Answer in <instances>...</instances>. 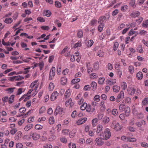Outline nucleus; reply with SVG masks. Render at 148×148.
<instances>
[{
  "label": "nucleus",
  "instance_id": "nucleus-39",
  "mask_svg": "<svg viewBox=\"0 0 148 148\" xmlns=\"http://www.w3.org/2000/svg\"><path fill=\"white\" fill-rule=\"evenodd\" d=\"M94 43L93 40H89L86 43V45L89 47H90L92 46Z\"/></svg>",
  "mask_w": 148,
  "mask_h": 148
},
{
  "label": "nucleus",
  "instance_id": "nucleus-34",
  "mask_svg": "<svg viewBox=\"0 0 148 148\" xmlns=\"http://www.w3.org/2000/svg\"><path fill=\"white\" fill-rule=\"evenodd\" d=\"M55 86L54 84L52 82H50L49 83L48 87V89L49 91H52L54 88Z\"/></svg>",
  "mask_w": 148,
  "mask_h": 148
},
{
  "label": "nucleus",
  "instance_id": "nucleus-63",
  "mask_svg": "<svg viewBox=\"0 0 148 148\" xmlns=\"http://www.w3.org/2000/svg\"><path fill=\"white\" fill-rule=\"evenodd\" d=\"M81 45H82L81 42V41H78L77 43H75V45L74 46V47L75 48H76L77 47H80L81 46Z\"/></svg>",
  "mask_w": 148,
  "mask_h": 148
},
{
  "label": "nucleus",
  "instance_id": "nucleus-13",
  "mask_svg": "<svg viewBox=\"0 0 148 148\" xmlns=\"http://www.w3.org/2000/svg\"><path fill=\"white\" fill-rule=\"evenodd\" d=\"M74 105V103L72 101V100L71 98L66 100L65 102V105L66 107L69 106L71 107H72Z\"/></svg>",
  "mask_w": 148,
  "mask_h": 148
},
{
  "label": "nucleus",
  "instance_id": "nucleus-54",
  "mask_svg": "<svg viewBox=\"0 0 148 148\" xmlns=\"http://www.w3.org/2000/svg\"><path fill=\"white\" fill-rule=\"evenodd\" d=\"M83 32L81 30H79L77 33V36L79 38H82L83 36Z\"/></svg>",
  "mask_w": 148,
  "mask_h": 148
},
{
  "label": "nucleus",
  "instance_id": "nucleus-20",
  "mask_svg": "<svg viewBox=\"0 0 148 148\" xmlns=\"http://www.w3.org/2000/svg\"><path fill=\"white\" fill-rule=\"evenodd\" d=\"M51 12L50 11L47 10H45L43 13V15L44 16L49 17L51 16Z\"/></svg>",
  "mask_w": 148,
  "mask_h": 148
},
{
  "label": "nucleus",
  "instance_id": "nucleus-35",
  "mask_svg": "<svg viewBox=\"0 0 148 148\" xmlns=\"http://www.w3.org/2000/svg\"><path fill=\"white\" fill-rule=\"evenodd\" d=\"M125 26V24L123 23H121L118 26L117 29L118 30L122 29Z\"/></svg>",
  "mask_w": 148,
  "mask_h": 148
},
{
  "label": "nucleus",
  "instance_id": "nucleus-46",
  "mask_svg": "<svg viewBox=\"0 0 148 148\" xmlns=\"http://www.w3.org/2000/svg\"><path fill=\"white\" fill-rule=\"evenodd\" d=\"M26 109L25 107H22L19 109V112L21 113V115H23L24 113L25 112Z\"/></svg>",
  "mask_w": 148,
  "mask_h": 148
},
{
  "label": "nucleus",
  "instance_id": "nucleus-56",
  "mask_svg": "<svg viewBox=\"0 0 148 148\" xmlns=\"http://www.w3.org/2000/svg\"><path fill=\"white\" fill-rule=\"evenodd\" d=\"M46 110L45 107L42 106L41 107L39 110V113L40 114H41L44 112Z\"/></svg>",
  "mask_w": 148,
  "mask_h": 148
},
{
  "label": "nucleus",
  "instance_id": "nucleus-49",
  "mask_svg": "<svg viewBox=\"0 0 148 148\" xmlns=\"http://www.w3.org/2000/svg\"><path fill=\"white\" fill-rule=\"evenodd\" d=\"M117 73L119 78H121L122 74V71L119 69H116Z\"/></svg>",
  "mask_w": 148,
  "mask_h": 148
},
{
  "label": "nucleus",
  "instance_id": "nucleus-55",
  "mask_svg": "<svg viewBox=\"0 0 148 148\" xmlns=\"http://www.w3.org/2000/svg\"><path fill=\"white\" fill-rule=\"evenodd\" d=\"M80 79L79 78H75L73 79L71 81V83L75 84L80 82Z\"/></svg>",
  "mask_w": 148,
  "mask_h": 148
},
{
  "label": "nucleus",
  "instance_id": "nucleus-7",
  "mask_svg": "<svg viewBox=\"0 0 148 148\" xmlns=\"http://www.w3.org/2000/svg\"><path fill=\"white\" fill-rule=\"evenodd\" d=\"M103 130V126L100 125H98L97 127V130L96 131L97 134L99 136H101Z\"/></svg>",
  "mask_w": 148,
  "mask_h": 148
},
{
  "label": "nucleus",
  "instance_id": "nucleus-33",
  "mask_svg": "<svg viewBox=\"0 0 148 148\" xmlns=\"http://www.w3.org/2000/svg\"><path fill=\"white\" fill-rule=\"evenodd\" d=\"M100 24V25L98 26V29L99 32H101L102 31L104 27L105 26L103 24Z\"/></svg>",
  "mask_w": 148,
  "mask_h": 148
},
{
  "label": "nucleus",
  "instance_id": "nucleus-16",
  "mask_svg": "<svg viewBox=\"0 0 148 148\" xmlns=\"http://www.w3.org/2000/svg\"><path fill=\"white\" fill-rule=\"evenodd\" d=\"M140 14V12L138 11L133 12L131 14L130 16L132 17L136 18L139 16Z\"/></svg>",
  "mask_w": 148,
  "mask_h": 148
},
{
  "label": "nucleus",
  "instance_id": "nucleus-43",
  "mask_svg": "<svg viewBox=\"0 0 148 148\" xmlns=\"http://www.w3.org/2000/svg\"><path fill=\"white\" fill-rule=\"evenodd\" d=\"M91 86L92 87L93 90H95L96 89L97 84L95 82H92L91 84Z\"/></svg>",
  "mask_w": 148,
  "mask_h": 148
},
{
  "label": "nucleus",
  "instance_id": "nucleus-45",
  "mask_svg": "<svg viewBox=\"0 0 148 148\" xmlns=\"http://www.w3.org/2000/svg\"><path fill=\"white\" fill-rule=\"evenodd\" d=\"M70 130L69 129H64L62 131V133L64 135H68L69 133Z\"/></svg>",
  "mask_w": 148,
  "mask_h": 148
},
{
  "label": "nucleus",
  "instance_id": "nucleus-50",
  "mask_svg": "<svg viewBox=\"0 0 148 148\" xmlns=\"http://www.w3.org/2000/svg\"><path fill=\"white\" fill-rule=\"evenodd\" d=\"M137 50L140 53H143V47L141 45H139L137 47Z\"/></svg>",
  "mask_w": 148,
  "mask_h": 148
},
{
  "label": "nucleus",
  "instance_id": "nucleus-64",
  "mask_svg": "<svg viewBox=\"0 0 148 148\" xmlns=\"http://www.w3.org/2000/svg\"><path fill=\"white\" fill-rule=\"evenodd\" d=\"M97 22V20L95 19H92L90 22V25L91 26L94 25Z\"/></svg>",
  "mask_w": 148,
  "mask_h": 148
},
{
  "label": "nucleus",
  "instance_id": "nucleus-5",
  "mask_svg": "<svg viewBox=\"0 0 148 148\" xmlns=\"http://www.w3.org/2000/svg\"><path fill=\"white\" fill-rule=\"evenodd\" d=\"M64 113V109L63 108L59 106H58L56 107L54 112V114L56 115H57L58 114H62Z\"/></svg>",
  "mask_w": 148,
  "mask_h": 148
},
{
  "label": "nucleus",
  "instance_id": "nucleus-12",
  "mask_svg": "<svg viewBox=\"0 0 148 148\" xmlns=\"http://www.w3.org/2000/svg\"><path fill=\"white\" fill-rule=\"evenodd\" d=\"M95 142L97 145L99 146L102 145L104 143V142L102 140V138H96L95 140Z\"/></svg>",
  "mask_w": 148,
  "mask_h": 148
},
{
  "label": "nucleus",
  "instance_id": "nucleus-62",
  "mask_svg": "<svg viewBox=\"0 0 148 148\" xmlns=\"http://www.w3.org/2000/svg\"><path fill=\"white\" fill-rule=\"evenodd\" d=\"M69 148H76V146L75 144L73 143H71L69 144Z\"/></svg>",
  "mask_w": 148,
  "mask_h": 148
},
{
  "label": "nucleus",
  "instance_id": "nucleus-31",
  "mask_svg": "<svg viewBox=\"0 0 148 148\" xmlns=\"http://www.w3.org/2000/svg\"><path fill=\"white\" fill-rule=\"evenodd\" d=\"M109 118L107 116H105L103 117L102 120V122L104 124L108 123L110 121Z\"/></svg>",
  "mask_w": 148,
  "mask_h": 148
},
{
  "label": "nucleus",
  "instance_id": "nucleus-1",
  "mask_svg": "<svg viewBox=\"0 0 148 148\" xmlns=\"http://www.w3.org/2000/svg\"><path fill=\"white\" fill-rule=\"evenodd\" d=\"M127 92L131 95H133L135 94L137 95H139L141 94V91L138 88L135 89L134 87L131 86L128 87L127 89Z\"/></svg>",
  "mask_w": 148,
  "mask_h": 148
},
{
  "label": "nucleus",
  "instance_id": "nucleus-23",
  "mask_svg": "<svg viewBox=\"0 0 148 148\" xmlns=\"http://www.w3.org/2000/svg\"><path fill=\"white\" fill-rule=\"evenodd\" d=\"M136 77L138 80H141L143 77V75L141 72H138L136 74Z\"/></svg>",
  "mask_w": 148,
  "mask_h": 148
},
{
  "label": "nucleus",
  "instance_id": "nucleus-3",
  "mask_svg": "<svg viewBox=\"0 0 148 148\" xmlns=\"http://www.w3.org/2000/svg\"><path fill=\"white\" fill-rule=\"evenodd\" d=\"M111 127L116 131L119 130L121 128V127L119 123L115 120L112 121Z\"/></svg>",
  "mask_w": 148,
  "mask_h": 148
},
{
  "label": "nucleus",
  "instance_id": "nucleus-61",
  "mask_svg": "<svg viewBox=\"0 0 148 148\" xmlns=\"http://www.w3.org/2000/svg\"><path fill=\"white\" fill-rule=\"evenodd\" d=\"M69 48L68 47L66 46L60 52V54L62 55L65 53H66L68 50Z\"/></svg>",
  "mask_w": 148,
  "mask_h": 148
},
{
  "label": "nucleus",
  "instance_id": "nucleus-52",
  "mask_svg": "<svg viewBox=\"0 0 148 148\" xmlns=\"http://www.w3.org/2000/svg\"><path fill=\"white\" fill-rule=\"evenodd\" d=\"M97 55L99 57H103L104 56V53L103 51L100 50L97 53Z\"/></svg>",
  "mask_w": 148,
  "mask_h": 148
},
{
  "label": "nucleus",
  "instance_id": "nucleus-17",
  "mask_svg": "<svg viewBox=\"0 0 148 148\" xmlns=\"http://www.w3.org/2000/svg\"><path fill=\"white\" fill-rule=\"evenodd\" d=\"M27 94L23 95L19 99V101H21L23 99L24 101H26L28 100L30 97V95L27 96Z\"/></svg>",
  "mask_w": 148,
  "mask_h": 148
},
{
  "label": "nucleus",
  "instance_id": "nucleus-21",
  "mask_svg": "<svg viewBox=\"0 0 148 148\" xmlns=\"http://www.w3.org/2000/svg\"><path fill=\"white\" fill-rule=\"evenodd\" d=\"M67 82V79L65 77H61L60 82L61 84L62 85H65L66 84Z\"/></svg>",
  "mask_w": 148,
  "mask_h": 148
},
{
  "label": "nucleus",
  "instance_id": "nucleus-10",
  "mask_svg": "<svg viewBox=\"0 0 148 148\" xmlns=\"http://www.w3.org/2000/svg\"><path fill=\"white\" fill-rule=\"evenodd\" d=\"M24 78V77L23 76L18 75L10 77V80L11 81H18L21 80Z\"/></svg>",
  "mask_w": 148,
  "mask_h": 148
},
{
  "label": "nucleus",
  "instance_id": "nucleus-4",
  "mask_svg": "<svg viewBox=\"0 0 148 148\" xmlns=\"http://www.w3.org/2000/svg\"><path fill=\"white\" fill-rule=\"evenodd\" d=\"M38 80H36L30 84V87L31 88H34V90L36 94L38 92L37 90L39 86V84L38 82Z\"/></svg>",
  "mask_w": 148,
  "mask_h": 148
},
{
  "label": "nucleus",
  "instance_id": "nucleus-47",
  "mask_svg": "<svg viewBox=\"0 0 148 148\" xmlns=\"http://www.w3.org/2000/svg\"><path fill=\"white\" fill-rule=\"evenodd\" d=\"M93 68L95 70L99 69V65L98 62H96L94 64Z\"/></svg>",
  "mask_w": 148,
  "mask_h": 148
},
{
  "label": "nucleus",
  "instance_id": "nucleus-2",
  "mask_svg": "<svg viewBox=\"0 0 148 148\" xmlns=\"http://www.w3.org/2000/svg\"><path fill=\"white\" fill-rule=\"evenodd\" d=\"M111 134L110 130L108 128H107L105 129L101 136L103 137L104 139L107 140L110 138Z\"/></svg>",
  "mask_w": 148,
  "mask_h": 148
},
{
  "label": "nucleus",
  "instance_id": "nucleus-57",
  "mask_svg": "<svg viewBox=\"0 0 148 148\" xmlns=\"http://www.w3.org/2000/svg\"><path fill=\"white\" fill-rule=\"evenodd\" d=\"M100 96L99 95H96L94 98V100L96 101L99 102L100 100Z\"/></svg>",
  "mask_w": 148,
  "mask_h": 148
},
{
  "label": "nucleus",
  "instance_id": "nucleus-60",
  "mask_svg": "<svg viewBox=\"0 0 148 148\" xmlns=\"http://www.w3.org/2000/svg\"><path fill=\"white\" fill-rule=\"evenodd\" d=\"M90 77L92 79L97 78L98 77V75L95 73H92L90 75Z\"/></svg>",
  "mask_w": 148,
  "mask_h": 148
},
{
  "label": "nucleus",
  "instance_id": "nucleus-40",
  "mask_svg": "<svg viewBox=\"0 0 148 148\" xmlns=\"http://www.w3.org/2000/svg\"><path fill=\"white\" fill-rule=\"evenodd\" d=\"M98 119L97 118H95L92 120V124L93 127H95L97 124Z\"/></svg>",
  "mask_w": 148,
  "mask_h": 148
},
{
  "label": "nucleus",
  "instance_id": "nucleus-18",
  "mask_svg": "<svg viewBox=\"0 0 148 148\" xmlns=\"http://www.w3.org/2000/svg\"><path fill=\"white\" fill-rule=\"evenodd\" d=\"M15 89V87H11L7 88L5 90L8 93L11 94L14 92V90Z\"/></svg>",
  "mask_w": 148,
  "mask_h": 148
},
{
  "label": "nucleus",
  "instance_id": "nucleus-42",
  "mask_svg": "<svg viewBox=\"0 0 148 148\" xmlns=\"http://www.w3.org/2000/svg\"><path fill=\"white\" fill-rule=\"evenodd\" d=\"M21 45L22 48H25L24 50H25L26 51L29 49V48H27V45L23 42H22L21 43Z\"/></svg>",
  "mask_w": 148,
  "mask_h": 148
},
{
  "label": "nucleus",
  "instance_id": "nucleus-11",
  "mask_svg": "<svg viewBox=\"0 0 148 148\" xmlns=\"http://www.w3.org/2000/svg\"><path fill=\"white\" fill-rule=\"evenodd\" d=\"M59 95V93L57 91H54L50 97V99L52 101L56 100Z\"/></svg>",
  "mask_w": 148,
  "mask_h": 148
},
{
  "label": "nucleus",
  "instance_id": "nucleus-14",
  "mask_svg": "<svg viewBox=\"0 0 148 148\" xmlns=\"http://www.w3.org/2000/svg\"><path fill=\"white\" fill-rule=\"evenodd\" d=\"M87 120V118L85 117L83 119H80L78 120L76 122L77 125H81L84 123Z\"/></svg>",
  "mask_w": 148,
  "mask_h": 148
},
{
  "label": "nucleus",
  "instance_id": "nucleus-48",
  "mask_svg": "<svg viewBox=\"0 0 148 148\" xmlns=\"http://www.w3.org/2000/svg\"><path fill=\"white\" fill-rule=\"evenodd\" d=\"M119 46V44L118 42H115L114 43L113 46V49L114 51H116L117 50Z\"/></svg>",
  "mask_w": 148,
  "mask_h": 148
},
{
  "label": "nucleus",
  "instance_id": "nucleus-44",
  "mask_svg": "<svg viewBox=\"0 0 148 148\" xmlns=\"http://www.w3.org/2000/svg\"><path fill=\"white\" fill-rule=\"evenodd\" d=\"M87 103H84L80 106V108L82 110H85L87 107Z\"/></svg>",
  "mask_w": 148,
  "mask_h": 148
},
{
  "label": "nucleus",
  "instance_id": "nucleus-32",
  "mask_svg": "<svg viewBox=\"0 0 148 148\" xmlns=\"http://www.w3.org/2000/svg\"><path fill=\"white\" fill-rule=\"evenodd\" d=\"M14 95H12L10 96L8 99V102L10 104L12 103L14 101Z\"/></svg>",
  "mask_w": 148,
  "mask_h": 148
},
{
  "label": "nucleus",
  "instance_id": "nucleus-27",
  "mask_svg": "<svg viewBox=\"0 0 148 148\" xmlns=\"http://www.w3.org/2000/svg\"><path fill=\"white\" fill-rule=\"evenodd\" d=\"M13 21L12 19L11 18H6L4 21V22L8 24H10Z\"/></svg>",
  "mask_w": 148,
  "mask_h": 148
},
{
  "label": "nucleus",
  "instance_id": "nucleus-8",
  "mask_svg": "<svg viewBox=\"0 0 148 148\" xmlns=\"http://www.w3.org/2000/svg\"><path fill=\"white\" fill-rule=\"evenodd\" d=\"M30 137L34 140H36L39 138L40 135L36 132H31L30 133Z\"/></svg>",
  "mask_w": 148,
  "mask_h": 148
},
{
  "label": "nucleus",
  "instance_id": "nucleus-30",
  "mask_svg": "<svg viewBox=\"0 0 148 148\" xmlns=\"http://www.w3.org/2000/svg\"><path fill=\"white\" fill-rule=\"evenodd\" d=\"M71 94V90L70 89L67 90L65 94L64 97L68 98L69 97Z\"/></svg>",
  "mask_w": 148,
  "mask_h": 148
},
{
  "label": "nucleus",
  "instance_id": "nucleus-51",
  "mask_svg": "<svg viewBox=\"0 0 148 148\" xmlns=\"http://www.w3.org/2000/svg\"><path fill=\"white\" fill-rule=\"evenodd\" d=\"M142 26L145 28L148 27V20H147L143 22Z\"/></svg>",
  "mask_w": 148,
  "mask_h": 148
},
{
  "label": "nucleus",
  "instance_id": "nucleus-6",
  "mask_svg": "<svg viewBox=\"0 0 148 148\" xmlns=\"http://www.w3.org/2000/svg\"><path fill=\"white\" fill-rule=\"evenodd\" d=\"M124 94L123 91H121L118 94L116 98V101L117 103L119 102L124 97Z\"/></svg>",
  "mask_w": 148,
  "mask_h": 148
},
{
  "label": "nucleus",
  "instance_id": "nucleus-59",
  "mask_svg": "<svg viewBox=\"0 0 148 148\" xmlns=\"http://www.w3.org/2000/svg\"><path fill=\"white\" fill-rule=\"evenodd\" d=\"M38 65L40 70H41L43 68L44 64L43 62H41L39 63V64Z\"/></svg>",
  "mask_w": 148,
  "mask_h": 148
},
{
  "label": "nucleus",
  "instance_id": "nucleus-25",
  "mask_svg": "<svg viewBox=\"0 0 148 148\" xmlns=\"http://www.w3.org/2000/svg\"><path fill=\"white\" fill-rule=\"evenodd\" d=\"M126 106L124 104H121L119 106V110L121 112H123L125 109Z\"/></svg>",
  "mask_w": 148,
  "mask_h": 148
},
{
  "label": "nucleus",
  "instance_id": "nucleus-37",
  "mask_svg": "<svg viewBox=\"0 0 148 148\" xmlns=\"http://www.w3.org/2000/svg\"><path fill=\"white\" fill-rule=\"evenodd\" d=\"M120 88L119 86L115 85L113 86V89L114 92H119L120 90Z\"/></svg>",
  "mask_w": 148,
  "mask_h": 148
},
{
  "label": "nucleus",
  "instance_id": "nucleus-58",
  "mask_svg": "<svg viewBox=\"0 0 148 148\" xmlns=\"http://www.w3.org/2000/svg\"><path fill=\"white\" fill-rule=\"evenodd\" d=\"M128 70L130 73L132 74L134 72V67L132 66H130L129 67Z\"/></svg>",
  "mask_w": 148,
  "mask_h": 148
},
{
  "label": "nucleus",
  "instance_id": "nucleus-38",
  "mask_svg": "<svg viewBox=\"0 0 148 148\" xmlns=\"http://www.w3.org/2000/svg\"><path fill=\"white\" fill-rule=\"evenodd\" d=\"M112 114L114 116H117L118 114L117 110L116 109H113L112 111Z\"/></svg>",
  "mask_w": 148,
  "mask_h": 148
},
{
  "label": "nucleus",
  "instance_id": "nucleus-22",
  "mask_svg": "<svg viewBox=\"0 0 148 148\" xmlns=\"http://www.w3.org/2000/svg\"><path fill=\"white\" fill-rule=\"evenodd\" d=\"M33 127V125L32 124L27 125L25 127L24 129L25 131H28L30 130Z\"/></svg>",
  "mask_w": 148,
  "mask_h": 148
},
{
  "label": "nucleus",
  "instance_id": "nucleus-19",
  "mask_svg": "<svg viewBox=\"0 0 148 148\" xmlns=\"http://www.w3.org/2000/svg\"><path fill=\"white\" fill-rule=\"evenodd\" d=\"M124 111H125V116H128L129 115L130 112V108L128 106H127L126 107Z\"/></svg>",
  "mask_w": 148,
  "mask_h": 148
},
{
  "label": "nucleus",
  "instance_id": "nucleus-9",
  "mask_svg": "<svg viewBox=\"0 0 148 148\" xmlns=\"http://www.w3.org/2000/svg\"><path fill=\"white\" fill-rule=\"evenodd\" d=\"M56 68L55 67H53L51 69L49 74V79L52 80L54 77L55 74V71Z\"/></svg>",
  "mask_w": 148,
  "mask_h": 148
},
{
  "label": "nucleus",
  "instance_id": "nucleus-41",
  "mask_svg": "<svg viewBox=\"0 0 148 148\" xmlns=\"http://www.w3.org/2000/svg\"><path fill=\"white\" fill-rule=\"evenodd\" d=\"M105 80L104 77H100L99 79L98 83L99 84L102 85L103 84Z\"/></svg>",
  "mask_w": 148,
  "mask_h": 148
},
{
  "label": "nucleus",
  "instance_id": "nucleus-26",
  "mask_svg": "<svg viewBox=\"0 0 148 148\" xmlns=\"http://www.w3.org/2000/svg\"><path fill=\"white\" fill-rule=\"evenodd\" d=\"M31 67L29 66H27L26 68L24 69V70L21 71V73L25 74L29 72V70Z\"/></svg>",
  "mask_w": 148,
  "mask_h": 148
},
{
  "label": "nucleus",
  "instance_id": "nucleus-24",
  "mask_svg": "<svg viewBox=\"0 0 148 148\" xmlns=\"http://www.w3.org/2000/svg\"><path fill=\"white\" fill-rule=\"evenodd\" d=\"M116 80L115 79H112L107 81V84L110 85L114 84L116 83Z\"/></svg>",
  "mask_w": 148,
  "mask_h": 148
},
{
  "label": "nucleus",
  "instance_id": "nucleus-15",
  "mask_svg": "<svg viewBox=\"0 0 148 148\" xmlns=\"http://www.w3.org/2000/svg\"><path fill=\"white\" fill-rule=\"evenodd\" d=\"M106 18L104 16H101L99 18L98 23H104L106 22Z\"/></svg>",
  "mask_w": 148,
  "mask_h": 148
},
{
  "label": "nucleus",
  "instance_id": "nucleus-53",
  "mask_svg": "<svg viewBox=\"0 0 148 148\" xmlns=\"http://www.w3.org/2000/svg\"><path fill=\"white\" fill-rule=\"evenodd\" d=\"M121 88L123 90H125L127 88V83L126 82H123L122 83Z\"/></svg>",
  "mask_w": 148,
  "mask_h": 148
},
{
  "label": "nucleus",
  "instance_id": "nucleus-29",
  "mask_svg": "<svg viewBox=\"0 0 148 148\" xmlns=\"http://www.w3.org/2000/svg\"><path fill=\"white\" fill-rule=\"evenodd\" d=\"M105 101H101L99 105L101 106V110H104L105 109L106 106L104 105Z\"/></svg>",
  "mask_w": 148,
  "mask_h": 148
},
{
  "label": "nucleus",
  "instance_id": "nucleus-36",
  "mask_svg": "<svg viewBox=\"0 0 148 148\" xmlns=\"http://www.w3.org/2000/svg\"><path fill=\"white\" fill-rule=\"evenodd\" d=\"M148 104V97L145 98L142 101V105L143 106L146 105Z\"/></svg>",
  "mask_w": 148,
  "mask_h": 148
},
{
  "label": "nucleus",
  "instance_id": "nucleus-28",
  "mask_svg": "<svg viewBox=\"0 0 148 148\" xmlns=\"http://www.w3.org/2000/svg\"><path fill=\"white\" fill-rule=\"evenodd\" d=\"M55 121L54 117L53 116L50 117L49 119V123L50 125L53 124L54 123Z\"/></svg>",
  "mask_w": 148,
  "mask_h": 148
}]
</instances>
